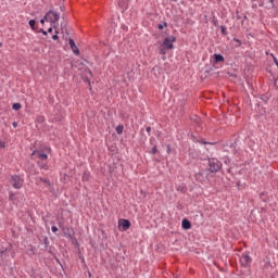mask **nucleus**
I'll list each match as a JSON object with an SVG mask.
<instances>
[{
	"instance_id": "1",
	"label": "nucleus",
	"mask_w": 278,
	"mask_h": 278,
	"mask_svg": "<svg viewBox=\"0 0 278 278\" xmlns=\"http://www.w3.org/2000/svg\"><path fill=\"white\" fill-rule=\"evenodd\" d=\"M31 156L36 157L39 160L38 164L41 168L43 169H49V165L47 164V160L49 159V156H47V154L42 151H34Z\"/></svg>"
},
{
	"instance_id": "6",
	"label": "nucleus",
	"mask_w": 278,
	"mask_h": 278,
	"mask_svg": "<svg viewBox=\"0 0 278 278\" xmlns=\"http://www.w3.org/2000/svg\"><path fill=\"white\" fill-rule=\"evenodd\" d=\"M176 41V39L172 36V37H167L164 42L163 46L165 49L167 50H172L174 48V42Z\"/></svg>"
},
{
	"instance_id": "12",
	"label": "nucleus",
	"mask_w": 278,
	"mask_h": 278,
	"mask_svg": "<svg viewBox=\"0 0 278 278\" xmlns=\"http://www.w3.org/2000/svg\"><path fill=\"white\" fill-rule=\"evenodd\" d=\"M28 24H29V26H30V28L34 30V29H36L35 27H36V20H30L29 22H28Z\"/></svg>"
},
{
	"instance_id": "32",
	"label": "nucleus",
	"mask_w": 278,
	"mask_h": 278,
	"mask_svg": "<svg viewBox=\"0 0 278 278\" xmlns=\"http://www.w3.org/2000/svg\"><path fill=\"white\" fill-rule=\"evenodd\" d=\"M223 34H225V29L223 28Z\"/></svg>"
},
{
	"instance_id": "2",
	"label": "nucleus",
	"mask_w": 278,
	"mask_h": 278,
	"mask_svg": "<svg viewBox=\"0 0 278 278\" xmlns=\"http://www.w3.org/2000/svg\"><path fill=\"white\" fill-rule=\"evenodd\" d=\"M45 20L48 23H51L53 27H55V23L60 21V13L58 11H49L47 15H45Z\"/></svg>"
},
{
	"instance_id": "16",
	"label": "nucleus",
	"mask_w": 278,
	"mask_h": 278,
	"mask_svg": "<svg viewBox=\"0 0 278 278\" xmlns=\"http://www.w3.org/2000/svg\"><path fill=\"white\" fill-rule=\"evenodd\" d=\"M166 50H168V49H165V48L162 46V49L160 50V54L165 55V54H166Z\"/></svg>"
},
{
	"instance_id": "29",
	"label": "nucleus",
	"mask_w": 278,
	"mask_h": 278,
	"mask_svg": "<svg viewBox=\"0 0 278 278\" xmlns=\"http://www.w3.org/2000/svg\"><path fill=\"white\" fill-rule=\"evenodd\" d=\"M48 33H50V34L53 33V28H49Z\"/></svg>"
},
{
	"instance_id": "22",
	"label": "nucleus",
	"mask_w": 278,
	"mask_h": 278,
	"mask_svg": "<svg viewBox=\"0 0 278 278\" xmlns=\"http://www.w3.org/2000/svg\"><path fill=\"white\" fill-rule=\"evenodd\" d=\"M56 35L52 36L53 40H58L60 37H58V31H55Z\"/></svg>"
},
{
	"instance_id": "25",
	"label": "nucleus",
	"mask_w": 278,
	"mask_h": 278,
	"mask_svg": "<svg viewBox=\"0 0 278 278\" xmlns=\"http://www.w3.org/2000/svg\"><path fill=\"white\" fill-rule=\"evenodd\" d=\"M237 43H238V47L241 46V41L239 39H233Z\"/></svg>"
},
{
	"instance_id": "14",
	"label": "nucleus",
	"mask_w": 278,
	"mask_h": 278,
	"mask_svg": "<svg viewBox=\"0 0 278 278\" xmlns=\"http://www.w3.org/2000/svg\"><path fill=\"white\" fill-rule=\"evenodd\" d=\"M123 130H124V127H123L122 125H119V126L116 127V132H117L118 135H122V134H123Z\"/></svg>"
},
{
	"instance_id": "8",
	"label": "nucleus",
	"mask_w": 278,
	"mask_h": 278,
	"mask_svg": "<svg viewBox=\"0 0 278 278\" xmlns=\"http://www.w3.org/2000/svg\"><path fill=\"white\" fill-rule=\"evenodd\" d=\"M68 43H70V47L73 50L74 54L78 55L79 50H78L77 46L75 45L74 40L70 39Z\"/></svg>"
},
{
	"instance_id": "27",
	"label": "nucleus",
	"mask_w": 278,
	"mask_h": 278,
	"mask_svg": "<svg viewBox=\"0 0 278 278\" xmlns=\"http://www.w3.org/2000/svg\"><path fill=\"white\" fill-rule=\"evenodd\" d=\"M47 20L43 17V20H40V23L42 24V25H45V22H46Z\"/></svg>"
},
{
	"instance_id": "4",
	"label": "nucleus",
	"mask_w": 278,
	"mask_h": 278,
	"mask_svg": "<svg viewBox=\"0 0 278 278\" xmlns=\"http://www.w3.org/2000/svg\"><path fill=\"white\" fill-rule=\"evenodd\" d=\"M208 165L212 173L218 172L222 167V163L216 159H211Z\"/></svg>"
},
{
	"instance_id": "10",
	"label": "nucleus",
	"mask_w": 278,
	"mask_h": 278,
	"mask_svg": "<svg viewBox=\"0 0 278 278\" xmlns=\"http://www.w3.org/2000/svg\"><path fill=\"white\" fill-rule=\"evenodd\" d=\"M181 225H182V228L186 229V230L191 228V224L188 219H184Z\"/></svg>"
},
{
	"instance_id": "33",
	"label": "nucleus",
	"mask_w": 278,
	"mask_h": 278,
	"mask_svg": "<svg viewBox=\"0 0 278 278\" xmlns=\"http://www.w3.org/2000/svg\"><path fill=\"white\" fill-rule=\"evenodd\" d=\"M170 152L169 148H168V153Z\"/></svg>"
},
{
	"instance_id": "24",
	"label": "nucleus",
	"mask_w": 278,
	"mask_h": 278,
	"mask_svg": "<svg viewBox=\"0 0 278 278\" xmlns=\"http://www.w3.org/2000/svg\"><path fill=\"white\" fill-rule=\"evenodd\" d=\"M0 148H5V142H3V141H0Z\"/></svg>"
},
{
	"instance_id": "13",
	"label": "nucleus",
	"mask_w": 278,
	"mask_h": 278,
	"mask_svg": "<svg viewBox=\"0 0 278 278\" xmlns=\"http://www.w3.org/2000/svg\"><path fill=\"white\" fill-rule=\"evenodd\" d=\"M41 182H43L46 185V187H51V181L47 180V179H39Z\"/></svg>"
},
{
	"instance_id": "26",
	"label": "nucleus",
	"mask_w": 278,
	"mask_h": 278,
	"mask_svg": "<svg viewBox=\"0 0 278 278\" xmlns=\"http://www.w3.org/2000/svg\"><path fill=\"white\" fill-rule=\"evenodd\" d=\"M12 125H13L14 128L18 127V124L16 122H14Z\"/></svg>"
},
{
	"instance_id": "11",
	"label": "nucleus",
	"mask_w": 278,
	"mask_h": 278,
	"mask_svg": "<svg viewBox=\"0 0 278 278\" xmlns=\"http://www.w3.org/2000/svg\"><path fill=\"white\" fill-rule=\"evenodd\" d=\"M214 58L216 63L225 61V59L220 54H215Z\"/></svg>"
},
{
	"instance_id": "23",
	"label": "nucleus",
	"mask_w": 278,
	"mask_h": 278,
	"mask_svg": "<svg viewBox=\"0 0 278 278\" xmlns=\"http://www.w3.org/2000/svg\"><path fill=\"white\" fill-rule=\"evenodd\" d=\"M51 230H52L53 232H58V227H56V226H52Z\"/></svg>"
},
{
	"instance_id": "28",
	"label": "nucleus",
	"mask_w": 278,
	"mask_h": 278,
	"mask_svg": "<svg viewBox=\"0 0 278 278\" xmlns=\"http://www.w3.org/2000/svg\"><path fill=\"white\" fill-rule=\"evenodd\" d=\"M40 33H42L45 36H47V31H45L43 29H41Z\"/></svg>"
},
{
	"instance_id": "17",
	"label": "nucleus",
	"mask_w": 278,
	"mask_h": 278,
	"mask_svg": "<svg viewBox=\"0 0 278 278\" xmlns=\"http://www.w3.org/2000/svg\"><path fill=\"white\" fill-rule=\"evenodd\" d=\"M166 26H167V24H166V22H165L163 25L160 24V25L157 26V28H159L160 30H162V29H164Z\"/></svg>"
},
{
	"instance_id": "9",
	"label": "nucleus",
	"mask_w": 278,
	"mask_h": 278,
	"mask_svg": "<svg viewBox=\"0 0 278 278\" xmlns=\"http://www.w3.org/2000/svg\"><path fill=\"white\" fill-rule=\"evenodd\" d=\"M240 262L243 266H247L251 262V257L244 254L241 256Z\"/></svg>"
},
{
	"instance_id": "30",
	"label": "nucleus",
	"mask_w": 278,
	"mask_h": 278,
	"mask_svg": "<svg viewBox=\"0 0 278 278\" xmlns=\"http://www.w3.org/2000/svg\"><path fill=\"white\" fill-rule=\"evenodd\" d=\"M147 131L150 132V131H151V127H148V128H147Z\"/></svg>"
},
{
	"instance_id": "5",
	"label": "nucleus",
	"mask_w": 278,
	"mask_h": 278,
	"mask_svg": "<svg viewBox=\"0 0 278 278\" xmlns=\"http://www.w3.org/2000/svg\"><path fill=\"white\" fill-rule=\"evenodd\" d=\"M258 5L271 10L275 8V0H258Z\"/></svg>"
},
{
	"instance_id": "15",
	"label": "nucleus",
	"mask_w": 278,
	"mask_h": 278,
	"mask_svg": "<svg viewBox=\"0 0 278 278\" xmlns=\"http://www.w3.org/2000/svg\"><path fill=\"white\" fill-rule=\"evenodd\" d=\"M21 104L20 103H14L13 104V110H15V111H18V110H21Z\"/></svg>"
},
{
	"instance_id": "18",
	"label": "nucleus",
	"mask_w": 278,
	"mask_h": 278,
	"mask_svg": "<svg viewBox=\"0 0 278 278\" xmlns=\"http://www.w3.org/2000/svg\"><path fill=\"white\" fill-rule=\"evenodd\" d=\"M15 197H16V194L10 193L9 199H10L11 201H14Z\"/></svg>"
},
{
	"instance_id": "3",
	"label": "nucleus",
	"mask_w": 278,
	"mask_h": 278,
	"mask_svg": "<svg viewBox=\"0 0 278 278\" xmlns=\"http://www.w3.org/2000/svg\"><path fill=\"white\" fill-rule=\"evenodd\" d=\"M25 182V180H23V178H21V176H12L10 179V184L12 185L13 188L15 189H21L23 188V184Z\"/></svg>"
},
{
	"instance_id": "31",
	"label": "nucleus",
	"mask_w": 278,
	"mask_h": 278,
	"mask_svg": "<svg viewBox=\"0 0 278 278\" xmlns=\"http://www.w3.org/2000/svg\"><path fill=\"white\" fill-rule=\"evenodd\" d=\"M88 74L91 76V72L90 71H88Z\"/></svg>"
},
{
	"instance_id": "19",
	"label": "nucleus",
	"mask_w": 278,
	"mask_h": 278,
	"mask_svg": "<svg viewBox=\"0 0 278 278\" xmlns=\"http://www.w3.org/2000/svg\"><path fill=\"white\" fill-rule=\"evenodd\" d=\"M156 152H157L156 147L152 148L151 153L154 155V154H156Z\"/></svg>"
},
{
	"instance_id": "21",
	"label": "nucleus",
	"mask_w": 278,
	"mask_h": 278,
	"mask_svg": "<svg viewBox=\"0 0 278 278\" xmlns=\"http://www.w3.org/2000/svg\"><path fill=\"white\" fill-rule=\"evenodd\" d=\"M271 56H273V59H274L275 64H276V65H277V67H278V60H277V58H276V56H274L273 54H271Z\"/></svg>"
},
{
	"instance_id": "20",
	"label": "nucleus",
	"mask_w": 278,
	"mask_h": 278,
	"mask_svg": "<svg viewBox=\"0 0 278 278\" xmlns=\"http://www.w3.org/2000/svg\"><path fill=\"white\" fill-rule=\"evenodd\" d=\"M83 179H84V180H88V179H89V175H88V174H84V175H83Z\"/></svg>"
},
{
	"instance_id": "7",
	"label": "nucleus",
	"mask_w": 278,
	"mask_h": 278,
	"mask_svg": "<svg viewBox=\"0 0 278 278\" xmlns=\"http://www.w3.org/2000/svg\"><path fill=\"white\" fill-rule=\"evenodd\" d=\"M130 227V222L127 219H119L118 220V228L119 230L126 231Z\"/></svg>"
}]
</instances>
